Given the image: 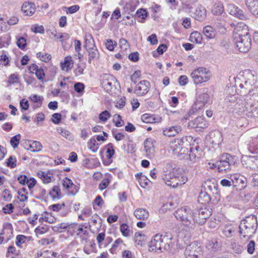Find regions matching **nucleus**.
<instances>
[{"label": "nucleus", "instance_id": "nucleus-1", "mask_svg": "<svg viewBox=\"0 0 258 258\" xmlns=\"http://www.w3.org/2000/svg\"><path fill=\"white\" fill-rule=\"evenodd\" d=\"M248 26L243 23H238L233 31V41L238 50L243 53L249 51L251 47V36Z\"/></svg>", "mask_w": 258, "mask_h": 258}, {"label": "nucleus", "instance_id": "nucleus-2", "mask_svg": "<svg viewBox=\"0 0 258 258\" xmlns=\"http://www.w3.org/2000/svg\"><path fill=\"white\" fill-rule=\"evenodd\" d=\"M258 226L256 217L252 215L242 220L239 226V232L243 238L250 239L255 233Z\"/></svg>", "mask_w": 258, "mask_h": 258}, {"label": "nucleus", "instance_id": "nucleus-3", "mask_svg": "<svg viewBox=\"0 0 258 258\" xmlns=\"http://www.w3.org/2000/svg\"><path fill=\"white\" fill-rule=\"evenodd\" d=\"M251 93L249 95H244V104L239 107L238 111L240 115L246 116L249 119L258 118V104L254 101L251 97Z\"/></svg>", "mask_w": 258, "mask_h": 258}, {"label": "nucleus", "instance_id": "nucleus-4", "mask_svg": "<svg viewBox=\"0 0 258 258\" xmlns=\"http://www.w3.org/2000/svg\"><path fill=\"white\" fill-rule=\"evenodd\" d=\"M162 178L166 185L173 188L184 184L187 180L185 176L178 172L176 169H173L168 173L164 174Z\"/></svg>", "mask_w": 258, "mask_h": 258}, {"label": "nucleus", "instance_id": "nucleus-5", "mask_svg": "<svg viewBox=\"0 0 258 258\" xmlns=\"http://www.w3.org/2000/svg\"><path fill=\"white\" fill-rule=\"evenodd\" d=\"M174 216L177 220L181 221L188 227L194 228L195 220L194 212L187 207H183L178 209L174 213Z\"/></svg>", "mask_w": 258, "mask_h": 258}, {"label": "nucleus", "instance_id": "nucleus-6", "mask_svg": "<svg viewBox=\"0 0 258 258\" xmlns=\"http://www.w3.org/2000/svg\"><path fill=\"white\" fill-rule=\"evenodd\" d=\"M188 145L186 137H183L181 139H174L170 143L169 147L174 155L179 156L188 154L189 150L187 146Z\"/></svg>", "mask_w": 258, "mask_h": 258}, {"label": "nucleus", "instance_id": "nucleus-7", "mask_svg": "<svg viewBox=\"0 0 258 258\" xmlns=\"http://www.w3.org/2000/svg\"><path fill=\"white\" fill-rule=\"evenodd\" d=\"M209 74L205 68L199 67L191 73L190 77L195 84H199L206 82L210 79Z\"/></svg>", "mask_w": 258, "mask_h": 258}, {"label": "nucleus", "instance_id": "nucleus-8", "mask_svg": "<svg viewBox=\"0 0 258 258\" xmlns=\"http://www.w3.org/2000/svg\"><path fill=\"white\" fill-rule=\"evenodd\" d=\"M101 85L108 92H112L116 89V84L119 85L117 79L113 76L105 74L101 76Z\"/></svg>", "mask_w": 258, "mask_h": 258}, {"label": "nucleus", "instance_id": "nucleus-9", "mask_svg": "<svg viewBox=\"0 0 258 258\" xmlns=\"http://www.w3.org/2000/svg\"><path fill=\"white\" fill-rule=\"evenodd\" d=\"M211 214V210L206 208H201L198 210H196L194 212L195 224L196 223L201 225L204 224L206 220L210 216Z\"/></svg>", "mask_w": 258, "mask_h": 258}, {"label": "nucleus", "instance_id": "nucleus-10", "mask_svg": "<svg viewBox=\"0 0 258 258\" xmlns=\"http://www.w3.org/2000/svg\"><path fill=\"white\" fill-rule=\"evenodd\" d=\"M168 238L165 235L163 236L159 234H157L154 236L149 244V247L151 250L157 251L158 250L162 251L163 245L164 242L167 241Z\"/></svg>", "mask_w": 258, "mask_h": 258}, {"label": "nucleus", "instance_id": "nucleus-11", "mask_svg": "<svg viewBox=\"0 0 258 258\" xmlns=\"http://www.w3.org/2000/svg\"><path fill=\"white\" fill-rule=\"evenodd\" d=\"M242 166L252 171L258 169V157L252 156H245L241 159Z\"/></svg>", "mask_w": 258, "mask_h": 258}, {"label": "nucleus", "instance_id": "nucleus-12", "mask_svg": "<svg viewBox=\"0 0 258 258\" xmlns=\"http://www.w3.org/2000/svg\"><path fill=\"white\" fill-rule=\"evenodd\" d=\"M202 253V248L196 242L190 243L186 247L184 251L185 257L200 256Z\"/></svg>", "mask_w": 258, "mask_h": 258}, {"label": "nucleus", "instance_id": "nucleus-13", "mask_svg": "<svg viewBox=\"0 0 258 258\" xmlns=\"http://www.w3.org/2000/svg\"><path fill=\"white\" fill-rule=\"evenodd\" d=\"M151 84L147 80H143L139 82L134 89V93L138 96L146 95L149 91Z\"/></svg>", "mask_w": 258, "mask_h": 258}, {"label": "nucleus", "instance_id": "nucleus-14", "mask_svg": "<svg viewBox=\"0 0 258 258\" xmlns=\"http://www.w3.org/2000/svg\"><path fill=\"white\" fill-rule=\"evenodd\" d=\"M230 179L232 180V185L238 189H241L246 186V178L240 174H234L230 175Z\"/></svg>", "mask_w": 258, "mask_h": 258}, {"label": "nucleus", "instance_id": "nucleus-15", "mask_svg": "<svg viewBox=\"0 0 258 258\" xmlns=\"http://www.w3.org/2000/svg\"><path fill=\"white\" fill-rule=\"evenodd\" d=\"M227 11L229 14L242 20L248 19V16L243 11L234 4H229L227 6Z\"/></svg>", "mask_w": 258, "mask_h": 258}, {"label": "nucleus", "instance_id": "nucleus-16", "mask_svg": "<svg viewBox=\"0 0 258 258\" xmlns=\"http://www.w3.org/2000/svg\"><path fill=\"white\" fill-rule=\"evenodd\" d=\"M226 103H230V105L233 106L239 109V107H241L243 105L244 99H242L241 96L238 94L228 95L225 99Z\"/></svg>", "mask_w": 258, "mask_h": 258}, {"label": "nucleus", "instance_id": "nucleus-17", "mask_svg": "<svg viewBox=\"0 0 258 258\" xmlns=\"http://www.w3.org/2000/svg\"><path fill=\"white\" fill-rule=\"evenodd\" d=\"M209 98V95L207 93L204 92L200 94L192 106L193 109L196 110L202 109L204 106L208 102Z\"/></svg>", "mask_w": 258, "mask_h": 258}, {"label": "nucleus", "instance_id": "nucleus-18", "mask_svg": "<svg viewBox=\"0 0 258 258\" xmlns=\"http://www.w3.org/2000/svg\"><path fill=\"white\" fill-rule=\"evenodd\" d=\"M222 243L220 238L217 237L209 239L206 244V248L211 252H216L220 250L222 247Z\"/></svg>", "mask_w": 258, "mask_h": 258}, {"label": "nucleus", "instance_id": "nucleus-19", "mask_svg": "<svg viewBox=\"0 0 258 258\" xmlns=\"http://www.w3.org/2000/svg\"><path fill=\"white\" fill-rule=\"evenodd\" d=\"M231 166L222 159H219L212 164V168H215L218 172L222 173H226L231 170Z\"/></svg>", "mask_w": 258, "mask_h": 258}, {"label": "nucleus", "instance_id": "nucleus-20", "mask_svg": "<svg viewBox=\"0 0 258 258\" xmlns=\"http://www.w3.org/2000/svg\"><path fill=\"white\" fill-rule=\"evenodd\" d=\"M205 190L210 194L218 195L219 194L218 185L217 183L212 181L211 180H207L203 184Z\"/></svg>", "mask_w": 258, "mask_h": 258}, {"label": "nucleus", "instance_id": "nucleus-21", "mask_svg": "<svg viewBox=\"0 0 258 258\" xmlns=\"http://www.w3.org/2000/svg\"><path fill=\"white\" fill-rule=\"evenodd\" d=\"M253 73L249 70H245L243 72V78L244 80L243 81L246 89L249 86L253 85L256 82V77Z\"/></svg>", "mask_w": 258, "mask_h": 258}, {"label": "nucleus", "instance_id": "nucleus-22", "mask_svg": "<svg viewBox=\"0 0 258 258\" xmlns=\"http://www.w3.org/2000/svg\"><path fill=\"white\" fill-rule=\"evenodd\" d=\"M208 126L205 118L202 116H198L195 119L188 122V127L190 128H200L204 129Z\"/></svg>", "mask_w": 258, "mask_h": 258}, {"label": "nucleus", "instance_id": "nucleus-23", "mask_svg": "<svg viewBox=\"0 0 258 258\" xmlns=\"http://www.w3.org/2000/svg\"><path fill=\"white\" fill-rule=\"evenodd\" d=\"M77 227V223H61L55 226L52 227V230L58 233H61L64 231L66 229L71 230L72 228H76Z\"/></svg>", "mask_w": 258, "mask_h": 258}, {"label": "nucleus", "instance_id": "nucleus-24", "mask_svg": "<svg viewBox=\"0 0 258 258\" xmlns=\"http://www.w3.org/2000/svg\"><path fill=\"white\" fill-rule=\"evenodd\" d=\"M21 10L26 16H32L36 11V7L32 2H25L22 5Z\"/></svg>", "mask_w": 258, "mask_h": 258}, {"label": "nucleus", "instance_id": "nucleus-25", "mask_svg": "<svg viewBox=\"0 0 258 258\" xmlns=\"http://www.w3.org/2000/svg\"><path fill=\"white\" fill-rule=\"evenodd\" d=\"M29 70L31 73H35L38 80H43L44 79L45 77L44 70L42 68H39L37 64L35 63L31 64Z\"/></svg>", "mask_w": 258, "mask_h": 258}, {"label": "nucleus", "instance_id": "nucleus-26", "mask_svg": "<svg viewBox=\"0 0 258 258\" xmlns=\"http://www.w3.org/2000/svg\"><path fill=\"white\" fill-rule=\"evenodd\" d=\"M144 149L148 157L151 158L154 156L155 148L151 139H147L144 141Z\"/></svg>", "mask_w": 258, "mask_h": 258}, {"label": "nucleus", "instance_id": "nucleus-27", "mask_svg": "<svg viewBox=\"0 0 258 258\" xmlns=\"http://www.w3.org/2000/svg\"><path fill=\"white\" fill-rule=\"evenodd\" d=\"M245 4L249 11L258 18V0H245Z\"/></svg>", "mask_w": 258, "mask_h": 258}, {"label": "nucleus", "instance_id": "nucleus-28", "mask_svg": "<svg viewBox=\"0 0 258 258\" xmlns=\"http://www.w3.org/2000/svg\"><path fill=\"white\" fill-rule=\"evenodd\" d=\"M219 159L223 160L231 167L237 164L238 162L237 157L235 156H232L231 154L227 153H224L221 154L219 156Z\"/></svg>", "mask_w": 258, "mask_h": 258}, {"label": "nucleus", "instance_id": "nucleus-29", "mask_svg": "<svg viewBox=\"0 0 258 258\" xmlns=\"http://www.w3.org/2000/svg\"><path fill=\"white\" fill-rule=\"evenodd\" d=\"M207 11L205 7L200 6L193 13V17L198 21H202L206 17Z\"/></svg>", "mask_w": 258, "mask_h": 258}, {"label": "nucleus", "instance_id": "nucleus-30", "mask_svg": "<svg viewBox=\"0 0 258 258\" xmlns=\"http://www.w3.org/2000/svg\"><path fill=\"white\" fill-rule=\"evenodd\" d=\"M181 131V127L179 125L172 126L166 128L163 131L164 136L171 137L176 136Z\"/></svg>", "mask_w": 258, "mask_h": 258}, {"label": "nucleus", "instance_id": "nucleus-31", "mask_svg": "<svg viewBox=\"0 0 258 258\" xmlns=\"http://www.w3.org/2000/svg\"><path fill=\"white\" fill-rule=\"evenodd\" d=\"M135 216L139 220H145L148 218V211L144 208H138L134 211Z\"/></svg>", "mask_w": 258, "mask_h": 258}, {"label": "nucleus", "instance_id": "nucleus-32", "mask_svg": "<svg viewBox=\"0 0 258 258\" xmlns=\"http://www.w3.org/2000/svg\"><path fill=\"white\" fill-rule=\"evenodd\" d=\"M210 137L211 139V143L214 145H219L223 141L222 134L219 131L211 133Z\"/></svg>", "mask_w": 258, "mask_h": 258}, {"label": "nucleus", "instance_id": "nucleus-33", "mask_svg": "<svg viewBox=\"0 0 258 258\" xmlns=\"http://www.w3.org/2000/svg\"><path fill=\"white\" fill-rule=\"evenodd\" d=\"M88 53V62L91 63L93 59H98L99 57V52L96 46L86 49Z\"/></svg>", "mask_w": 258, "mask_h": 258}, {"label": "nucleus", "instance_id": "nucleus-34", "mask_svg": "<svg viewBox=\"0 0 258 258\" xmlns=\"http://www.w3.org/2000/svg\"><path fill=\"white\" fill-rule=\"evenodd\" d=\"M247 149L251 153L258 154V136L247 144Z\"/></svg>", "mask_w": 258, "mask_h": 258}, {"label": "nucleus", "instance_id": "nucleus-35", "mask_svg": "<svg viewBox=\"0 0 258 258\" xmlns=\"http://www.w3.org/2000/svg\"><path fill=\"white\" fill-rule=\"evenodd\" d=\"M211 200V195L205 190L201 191L198 197V201L200 204L205 205L208 204Z\"/></svg>", "mask_w": 258, "mask_h": 258}, {"label": "nucleus", "instance_id": "nucleus-36", "mask_svg": "<svg viewBox=\"0 0 258 258\" xmlns=\"http://www.w3.org/2000/svg\"><path fill=\"white\" fill-rule=\"evenodd\" d=\"M231 248L235 253L237 254L241 253L244 250L243 244L235 239H232L231 240Z\"/></svg>", "mask_w": 258, "mask_h": 258}, {"label": "nucleus", "instance_id": "nucleus-37", "mask_svg": "<svg viewBox=\"0 0 258 258\" xmlns=\"http://www.w3.org/2000/svg\"><path fill=\"white\" fill-rule=\"evenodd\" d=\"M73 66V60L70 56H66L64 59V61L61 62V68L63 71L68 72L72 68Z\"/></svg>", "mask_w": 258, "mask_h": 258}, {"label": "nucleus", "instance_id": "nucleus-38", "mask_svg": "<svg viewBox=\"0 0 258 258\" xmlns=\"http://www.w3.org/2000/svg\"><path fill=\"white\" fill-rule=\"evenodd\" d=\"M203 33L208 39H213L216 35L215 29L212 26H207L203 29Z\"/></svg>", "mask_w": 258, "mask_h": 258}, {"label": "nucleus", "instance_id": "nucleus-39", "mask_svg": "<svg viewBox=\"0 0 258 258\" xmlns=\"http://www.w3.org/2000/svg\"><path fill=\"white\" fill-rule=\"evenodd\" d=\"M90 226L94 227L96 230H98L101 227L102 220L97 215L92 216L90 221Z\"/></svg>", "mask_w": 258, "mask_h": 258}, {"label": "nucleus", "instance_id": "nucleus-40", "mask_svg": "<svg viewBox=\"0 0 258 258\" xmlns=\"http://www.w3.org/2000/svg\"><path fill=\"white\" fill-rule=\"evenodd\" d=\"M42 146L38 141H33L29 144V147L27 149L32 152H37L41 150Z\"/></svg>", "mask_w": 258, "mask_h": 258}, {"label": "nucleus", "instance_id": "nucleus-41", "mask_svg": "<svg viewBox=\"0 0 258 258\" xmlns=\"http://www.w3.org/2000/svg\"><path fill=\"white\" fill-rule=\"evenodd\" d=\"M203 39L202 34L197 31L191 33L189 37V40L191 42L196 43H201Z\"/></svg>", "mask_w": 258, "mask_h": 258}, {"label": "nucleus", "instance_id": "nucleus-42", "mask_svg": "<svg viewBox=\"0 0 258 258\" xmlns=\"http://www.w3.org/2000/svg\"><path fill=\"white\" fill-rule=\"evenodd\" d=\"M235 231V228L232 225H226L223 230V233L225 236L231 237L233 235Z\"/></svg>", "mask_w": 258, "mask_h": 258}, {"label": "nucleus", "instance_id": "nucleus-43", "mask_svg": "<svg viewBox=\"0 0 258 258\" xmlns=\"http://www.w3.org/2000/svg\"><path fill=\"white\" fill-rule=\"evenodd\" d=\"M212 13L216 15H220L224 11V7L223 6V4L221 2H218L217 3H216L213 9H212Z\"/></svg>", "mask_w": 258, "mask_h": 258}, {"label": "nucleus", "instance_id": "nucleus-44", "mask_svg": "<svg viewBox=\"0 0 258 258\" xmlns=\"http://www.w3.org/2000/svg\"><path fill=\"white\" fill-rule=\"evenodd\" d=\"M104 149H106L107 159L108 160L110 159L115 154L113 145L109 143L105 146Z\"/></svg>", "mask_w": 258, "mask_h": 258}, {"label": "nucleus", "instance_id": "nucleus-45", "mask_svg": "<svg viewBox=\"0 0 258 258\" xmlns=\"http://www.w3.org/2000/svg\"><path fill=\"white\" fill-rule=\"evenodd\" d=\"M60 189L59 187L56 185L54 186L52 190L49 192V195L53 199H60Z\"/></svg>", "mask_w": 258, "mask_h": 258}, {"label": "nucleus", "instance_id": "nucleus-46", "mask_svg": "<svg viewBox=\"0 0 258 258\" xmlns=\"http://www.w3.org/2000/svg\"><path fill=\"white\" fill-rule=\"evenodd\" d=\"M96 46L94 39L91 34H87L85 36V45L84 47L86 49Z\"/></svg>", "mask_w": 258, "mask_h": 258}, {"label": "nucleus", "instance_id": "nucleus-47", "mask_svg": "<svg viewBox=\"0 0 258 258\" xmlns=\"http://www.w3.org/2000/svg\"><path fill=\"white\" fill-rule=\"evenodd\" d=\"M199 146H196L195 148L190 147L189 148V153L188 154V156L190 161H196V158H198L197 153H198V150L199 149Z\"/></svg>", "mask_w": 258, "mask_h": 258}, {"label": "nucleus", "instance_id": "nucleus-48", "mask_svg": "<svg viewBox=\"0 0 258 258\" xmlns=\"http://www.w3.org/2000/svg\"><path fill=\"white\" fill-rule=\"evenodd\" d=\"M89 148L94 153L96 152L99 148V144L94 138H91L88 142Z\"/></svg>", "mask_w": 258, "mask_h": 258}, {"label": "nucleus", "instance_id": "nucleus-49", "mask_svg": "<svg viewBox=\"0 0 258 258\" xmlns=\"http://www.w3.org/2000/svg\"><path fill=\"white\" fill-rule=\"evenodd\" d=\"M49 229V226L48 225H41L38 226L35 229L36 234H42L47 232Z\"/></svg>", "mask_w": 258, "mask_h": 258}, {"label": "nucleus", "instance_id": "nucleus-50", "mask_svg": "<svg viewBox=\"0 0 258 258\" xmlns=\"http://www.w3.org/2000/svg\"><path fill=\"white\" fill-rule=\"evenodd\" d=\"M21 136L20 134H17L11 139L10 144L14 149L18 147L20 140H21Z\"/></svg>", "mask_w": 258, "mask_h": 258}, {"label": "nucleus", "instance_id": "nucleus-51", "mask_svg": "<svg viewBox=\"0 0 258 258\" xmlns=\"http://www.w3.org/2000/svg\"><path fill=\"white\" fill-rule=\"evenodd\" d=\"M17 45L21 49H24L26 46V40L23 37H16Z\"/></svg>", "mask_w": 258, "mask_h": 258}, {"label": "nucleus", "instance_id": "nucleus-52", "mask_svg": "<svg viewBox=\"0 0 258 258\" xmlns=\"http://www.w3.org/2000/svg\"><path fill=\"white\" fill-rule=\"evenodd\" d=\"M17 159L15 156H11L6 161L7 166L11 168H14L16 167Z\"/></svg>", "mask_w": 258, "mask_h": 258}, {"label": "nucleus", "instance_id": "nucleus-53", "mask_svg": "<svg viewBox=\"0 0 258 258\" xmlns=\"http://www.w3.org/2000/svg\"><path fill=\"white\" fill-rule=\"evenodd\" d=\"M121 244H122L125 246V244L123 243V240L121 238H119L117 239L112 244L111 248L109 250L110 252L112 254L114 253L116 249L118 247V245Z\"/></svg>", "mask_w": 258, "mask_h": 258}, {"label": "nucleus", "instance_id": "nucleus-54", "mask_svg": "<svg viewBox=\"0 0 258 258\" xmlns=\"http://www.w3.org/2000/svg\"><path fill=\"white\" fill-rule=\"evenodd\" d=\"M36 56L38 58H39L40 59L44 62H47L49 60L51 59V55L47 53H45L44 54L41 53V52H39L36 53Z\"/></svg>", "mask_w": 258, "mask_h": 258}, {"label": "nucleus", "instance_id": "nucleus-55", "mask_svg": "<svg viewBox=\"0 0 258 258\" xmlns=\"http://www.w3.org/2000/svg\"><path fill=\"white\" fill-rule=\"evenodd\" d=\"M136 176L139 177V181L140 185L145 188L146 186H147V182L142 183L143 180H147V178L146 176L143 175L142 172L138 173L136 174Z\"/></svg>", "mask_w": 258, "mask_h": 258}, {"label": "nucleus", "instance_id": "nucleus-56", "mask_svg": "<svg viewBox=\"0 0 258 258\" xmlns=\"http://www.w3.org/2000/svg\"><path fill=\"white\" fill-rule=\"evenodd\" d=\"M77 68L74 71L76 76H79L83 74L84 71L86 68L84 64H78Z\"/></svg>", "mask_w": 258, "mask_h": 258}, {"label": "nucleus", "instance_id": "nucleus-57", "mask_svg": "<svg viewBox=\"0 0 258 258\" xmlns=\"http://www.w3.org/2000/svg\"><path fill=\"white\" fill-rule=\"evenodd\" d=\"M120 230L123 236L127 237L129 236L130 229L128 226L126 224H122L120 226Z\"/></svg>", "mask_w": 258, "mask_h": 258}, {"label": "nucleus", "instance_id": "nucleus-58", "mask_svg": "<svg viewBox=\"0 0 258 258\" xmlns=\"http://www.w3.org/2000/svg\"><path fill=\"white\" fill-rule=\"evenodd\" d=\"M148 12L144 9H140L138 10L136 12L137 16L142 19H145V18L148 16Z\"/></svg>", "mask_w": 258, "mask_h": 258}, {"label": "nucleus", "instance_id": "nucleus-59", "mask_svg": "<svg viewBox=\"0 0 258 258\" xmlns=\"http://www.w3.org/2000/svg\"><path fill=\"white\" fill-rule=\"evenodd\" d=\"M2 198L5 201L10 202L12 198L10 191L8 189H5L3 191Z\"/></svg>", "mask_w": 258, "mask_h": 258}, {"label": "nucleus", "instance_id": "nucleus-60", "mask_svg": "<svg viewBox=\"0 0 258 258\" xmlns=\"http://www.w3.org/2000/svg\"><path fill=\"white\" fill-rule=\"evenodd\" d=\"M62 185L67 189L72 188L74 186L72 180L67 177L62 180Z\"/></svg>", "mask_w": 258, "mask_h": 258}, {"label": "nucleus", "instance_id": "nucleus-61", "mask_svg": "<svg viewBox=\"0 0 258 258\" xmlns=\"http://www.w3.org/2000/svg\"><path fill=\"white\" fill-rule=\"evenodd\" d=\"M27 240L26 236L24 235H18L16 236V244L20 246L22 244L26 242Z\"/></svg>", "mask_w": 258, "mask_h": 258}, {"label": "nucleus", "instance_id": "nucleus-62", "mask_svg": "<svg viewBox=\"0 0 258 258\" xmlns=\"http://www.w3.org/2000/svg\"><path fill=\"white\" fill-rule=\"evenodd\" d=\"M111 115L109 111L107 110H104L102 111L99 116L100 120L103 121H106L110 117Z\"/></svg>", "mask_w": 258, "mask_h": 258}, {"label": "nucleus", "instance_id": "nucleus-63", "mask_svg": "<svg viewBox=\"0 0 258 258\" xmlns=\"http://www.w3.org/2000/svg\"><path fill=\"white\" fill-rule=\"evenodd\" d=\"M110 182V180L108 178H105L103 179L99 185V189L103 190L105 189L108 186Z\"/></svg>", "mask_w": 258, "mask_h": 258}, {"label": "nucleus", "instance_id": "nucleus-64", "mask_svg": "<svg viewBox=\"0 0 258 258\" xmlns=\"http://www.w3.org/2000/svg\"><path fill=\"white\" fill-rule=\"evenodd\" d=\"M8 83L10 84H14L19 82L18 75L16 74H11L8 78Z\"/></svg>", "mask_w": 258, "mask_h": 258}]
</instances>
